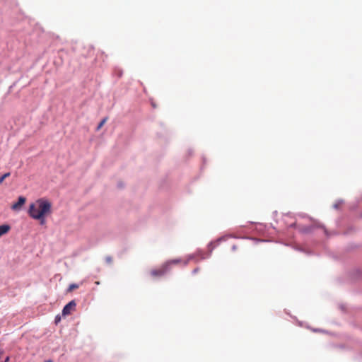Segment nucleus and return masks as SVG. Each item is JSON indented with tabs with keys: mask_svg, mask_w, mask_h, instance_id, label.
Masks as SVG:
<instances>
[{
	"mask_svg": "<svg viewBox=\"0 0 362 362\" xmlns=\"http://www.w3.org/2000/svg\"><path fill=\"white\" fill-rule=\"evenodd\" d=\"M52 213L51 202L44 198L37 199L29 206L28 214L33 219L40 221L41 225L46 222L45 216Z\"/></svg>",
	"mask_w": 362,
	"mask_h": 362,
	"instance_id": "nucleus-1",
	"label": "nucleus"
},
{
	"mask_svg": "<svg viewBox=\"0 0 362 362\" xmlns=\"http://www.w3.org/2000/svg\"><path fill=\"white\" fill-rule=\"evenodd\" d=\"M168 271H169V263H164L160 267L151 270L150 274L154 278H158L163 276Z\"/></svg>",
	"mask_w": 362,
	"mask_h": 362,
	"instance_id": "nucleus-2",
	"label": "nucleus"
},
{
	"mask_svg": "<svg viewBox=\"0 0 362 362\" xmlns=\"http://www.w3.org/2000/svg\"><path fill=\"white\" fill-rule=\"evenodd\" d=\"M76 307V303L74 300L70 301L69 303H67L62 310V315H69L72 310L75 309Z\"/></svg>",
	"mask_w": 362,
	"mask_h": 362,
	"instance_id": "nucleus-3",
	"label": "nucleus"
},
{
	"mask_svg": "<svg viewBox=\"0 0 362 362\" xmlns=\"http://www.w3.org/2000/svg\"><path fill=\"white\" fill-rule=\"evenodd\" d=\"M26 202V199L24 197H19L18 200L16 203L13 204L11 206V209L13 211H18L21 209V208L24 205V204Z\"/></svg>",
	"mask_w": 362,
	"mask_h": 362,
	"instance_id": "nucleus-4",
	"label": "nucleus"
},
{
	"mask_svg": "<svg viewBox=\"0 0 362 362\" xmlns=\"http://www.w3.org/2000/svg\"><path fill=\"white\" fill-rule=\"evenodd\" d=\"M10 229H11V227L8 224L1 225L0 226V238L2 235H4L6 234L7 233H8Z\"/></svg>",
	"mask_w": 362,
	"mask_h": 362,
	"instance_id": "nucleus-5",
	"label": "nucleus"
},
{
	"mask_svg": "<svg viewBox=\"0 0 362 362\" xmlns=\"http://www.w3.org/2000/svg\"><path fill=\"white\" fill-rule=\"evenodd\" d=\"M181 262H182V260L180 259H175L169 260V261L166 262L165 263H169V269H170V266L172 264H178V263H180Z\"/></svg>",
	"mask_w": 362,
	"mask_h": 362,
	"instance_id": "nucleus-6",
	"label": "nucleus"
},
{
	"mask_svg": "<svg viewBox=\"0 0 362 362\" xmlns=\"http://www.w3.org/2000/svg\"><path fill=\"white\" fill-rule=\"evenodd\" d=\"M78 288V286L76 284H70L68 288V291L71 292L72 291H74V289H76Z\"/></svg>",
	"mask_w": 362,
	"mask_h": 362,
	"instance_id": "nucleus-7",
	"label": "nucleus"
},
{
	"mask_svg": "<svg viewBox=\"0 0 362 362\" xmlns=\"http://www.w3.org/2000/svg\"><path fill=\"white\" fill-rule=\"evenodd\" d=\"M10 173H6L5 174H4L2 176L0 177V184H1L4 180L6 178V177H8L10 176Z\"/></svg>",
	"mask_w": 362,
	"mask_h": 362,
	"instance_id": "nucleus-8",
	"label": "nucleus"
},
{
	"mask_svg": "<svg viewBox=\"0 0 362 362\" xmlns=\"http://www.w3.org/2000/svg\"><path fill=\"white\" fill-rule=\"evenodd\" d=\"M107 118H104L98 124V129H100L106 122Z\"/></svg>",
	"mask_w": 362,
	"mask_h": 362,
	"instance_id": "nucleus-9",
	"label": "nucleus"
},
{
	"mask_svg": "<svg viewBox=\"0 0 362 362\" xmlns=\"http://www.w3.org/2000/svg\"><path fill=\"white\" fill-rule=\"evenodd\" d=\"M105 262L107 264H111L112 262V258L110 256H107L105 257Z\"/></svg>",
	"mask_w": 362,
	"mask_h": 362,
	"instance_id": "nucleus-10",
	"label": "nucleus"
},
{
	"mask_svg": "<svg viewBox=\"0 0 362 362\" xmlns=\"http://www.w3.org/2000/svg\"><path fill=\"white\" fill-rule=\"evenodd\" d=\"M199 268H196V269H194L193 270V273H194V274H195V273L198 272H199Z\"/></svg>",
	"mask_w": 362,
	"mask_h": 362,
	"instance_id": "nucleus-11",
	"label": "nucleus"
},
{
	"mask_svg": "<svg viewBox=\"0 0 362 362\" xmlns=\"http://www.w3.org/2000/svg\"><path fill=\"white\" fill-rule=\"evenodd\" d=\"M8 361H9V357H8V356H7V357L5 358L4 361H2V362H8Z\"/></svg>",
	"mask_w": 362,
	"mask_h": 362,
	"instance_id": "nucleus-12",
	"label": "nucleus"
},
{
	"mask_svg": "<svg viewBox=\"0 0 362 362\" xmlns=\"http://www.w3.org/2000/svg\"><path fill=\"white\" fill-rule=\"evenodd\" d=\"M188 262H189L188 260L185 261V262H184L185 265H187L188 264Z\"/></svg>",
	"mask_w": 362,
	"mask_h": 362,
	"instance_id": "nucleus-13",
	"label": "nucleus"
},
{
	"mask_svg": "<svg viewBox=\"0 0 362 362\" xmlns=\"http://www.w3.org/2000/svg\"><path fill=\"white\" fill-rule=\"evenodd\" d=\"M95 284L99 285L100 282L99 281H95Z\"/></svg>",
	"mask_w": 362,
	"mask_h": 362,
	"instance_id": "nucleus-14",
	"label": "nucleus"
},
{
	"mask_svg": "<svg viewBox=\"0 0 362 362\" xmlns=\"http://www.w3.org/2000/svg\"><path fill=\"white\" fill-rule=\"evenodd\" d=\"M58 321H60V319L57 318V320H56V322H58Z\"/></svg>",
	"mask_w": 362,
	"mask_h": 362,
	"instance_id": "nucleus-15",
	"label": "nucleus"
},
{
	"mask_svg": "<svg viewBox=\"0 0 362 362\" xmlns=\"http://www.w3.org/2000/svg\"><path fill=\"white\" fill-rule=\"evenodd\" d=\"M58 321H60V319L57 318V320H56V322H58Z\"/></svg>",
	"mask_w": 362,
	"mask_h": 362,
	"instance_id": "nucleus-16",
	"label": "nucleus"
},
{
	"mask_svg": "<svg viewBox=\"0 0 362 362\" xmlns=\"http://www.w3.org/2000/svg\"><path fill=\"white\" fill-rule=\"evenodd\" d=\"M58 321H60V319L57 318V320H56V322H58Z\"/></svg>",
	"mask_w": 362,
	"mask_h": 362,
	"instance_id": "nucleus-17",
	"label": "nucleus"
},
{
	"mask_svg": "<svg viewBox=\"0 0 362 362\" xmlns=\"http://www.w3.org/2000/svg\"><path fill=\"white\" fill-rule=\"evenodd\" d=\"M46 362H52V361H51V360H49V361H47Z\"/></svg>",
	"mask_w": 362,
	"mask_h": 362,
	"instance_id": "nucleus-18",
	"label": "nucleus"
}]
</instances>
